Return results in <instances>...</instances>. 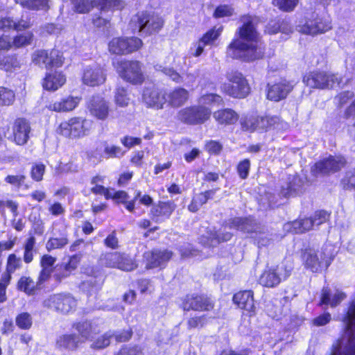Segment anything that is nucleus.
<instances>
[{"label": "nucleus", "instance_id": "nucleus-21", "mask_svg": "<svg viewBox=\"0 0 355 355\" xmlns=\"http://www.w3.org/2000/svg\"><path fill=\"white\" fill-rule=\"evenodd\" d=\"M345 164L343 157H328L316 162L311 168V173L318 177L330 172H334Z\"/></svg>", "mask_w": 355, "mask_h": 355}, {"label": "nucleus", "instance_id": "nucleus-22", "mask_svg": "<svg viewBox=\"0 0 355 355\" xmlns=\"http://www.w3.org/2000/svg\"><path fill=\"white\" fill-rule=\"evenodd\" d=\"M213 306L211 300L203 295H187L182 302V308L184 311H209Z\"/></svg>", "mask_w": 355, "mask_h": 355}, {"label": "nucleus", "instance_id": "nucleus-11", "mask_svg": "<svg viewBox=\"0 0 355 355\" xmlns=\"http://www.w3.org/2000/svg\"><path fill=\"white\" fill-rule=\"evenodd\" d=\"M88 121L81 116H73L62 121L56 129L60 135L69 139L81 138L87 135L89 128Z\"/></svg>", "mask_w": 355, "mask_h": 355}, {"label": "nucleus", "instance_id": "nucleus-50", "mask_svg": "<svg viewBox=\"0 0 355 355\" xmlns=\"http://www.w3.org/2000/svg\"><path fill=\"white\" fill-rule=\"evenodd\" d=\"M15 101V94L13 90L6 87L0 86V106H9Z\"/></svg>", "mask_w": 355, "mask_h": 355}, {"label": "nucleus", "instance_id": "nucleus-45", "mask_svg": "<svg viewBox=\"0 0 355 355\" xmlns=\"http://www.w3.org/2000/svg\"><path fill=\"white\" fill-rule=\"evenodd\" d=\"M241 129L243 132H255L256 113L244 114L239 121Z\"/></svg>", "mask_w": 355, "mask_h": 355}, {"label": "nucleus", "instance_id": "nucleus-14", "mask_svg": "<svg viewBox=\"0 0 355 355\" xmlns=\"http://www.w3.org/2000/svg\"><path fill=\"white\" fill-rule=\"evenodd\" d=\"M100 262L109 268H116L124 271H132L137 265L128 255L120 252H109L101 256Z\"/></svg>", "mask_w": 355, "mask_h": 355}, {"label": "nucleus", "instance_id": "nucleus-4", "mask_svg": "<svg viewBox=\"0 0 355 355\" xmlns=\"http://www.w3.org/2000/svg\"><path fill=\"white\" fill-rule=\"evenodd\" d=\"M164 19L154 11L139 10L132 16L129 26L142 37L158 34L164 26Z\"/></svg>", "mask_w": 355, "mask_h": 355}, {"label": "nucleus", "instance_id": "nucleus-42", "mask_svg": "<svg viewBox=\"0 0 355 355\" xmlns=\"http://www.w3.org/2000/svg\"><path fill=\"white\" fill-rule=\"evenodd\" d=\"M64 63L63 53L55 49H49L47 69H57L62 67Z\"/></svg>", "mask_w": 355, "mask_h": 355}, {"label": "nucleus", "instance_id": "nucleus-48", "mask_svg": "<svg viewBox=\"0 0 355 355\" xmlns=\"http://www.w3.org/2000/svg\"><path fill=\"white\" fill-rule=\"evenodd\" d=\"M33 25L30 15H21L16 21L14 20V31L21 32L30 29Z\"/></svg>", "mask_w": 355, "mask_h": 355}, {"label": "nucleus", "instance_id": "nucleus-9", "mask_svg": "<svg viewBox=\"0 0 355 355\" xmlns=\"http://www.w3.org/2000/svg\"><path fill=\"white\" fill-rule=\"evenodd\" d=\"M118 75L126 83L133 85H141L145 81L142 63L137 60L123 59L115 66Z\"/></svg>", "mask_w": 355, "mask_h": 355}, {"label": "nucleus", "instance_id": "nucleus-59", "mask_svg": "<svg viewBox=\"0 0 355 355\" xmlns=\"http://www.w3.org/2000/svg\"><path fill=\"white\" fill-rule=\"evenodd\" d=\"M199 99L202 101L203 103L207 105H211L215 103H220L223 102L222 97L215 93H206L201 95Z\"/></svg>", "mask_w": 355, "mask_h": 355}, {"label": "nucleus", "instance_id": "nucleus-28", "mask_svg": "<svg viewBox=\"0 0 355 355\" xmlns=\"http://www.w3.org/2000/svg\"><path fill=\"white\" fill-rule=\"evenodd\" d=\"M175 208L176 205L173 201H159L153 206L150 214L155 222H162L169 218Z\"/></svg>", "mask_w": 355, "mask_h": 355}, {"label": "nucleus", "instance_id": "nucleus-20", "mask_svg": "<svg viewBox=\"0 0 355 355\" xmlns=\"http://www.w3.org/2000/svg\"><path fill=\"white\" fill-rule=\"evenodd\" d=\"M31 131L28 120L24 117H18L12 123L10 138L17 145H24L29 139Z\"/></svg>", "mask_w": 355, "mask_h": 355}, {"label": "nucleus", "instance_id": "nucleus-35", "mask_svg": "<svg viewBox=\"0 0 355 355\" xmlns=\"http://www.w3.org/2000/svg\"><path fill=\"white\" fill-rule=\"evenodd\" d=\"M345 298L346 294L342 291H337L332 295L328 288H324L322 291L320 304H329L331 307H334Z\"/></svg>", "mask_w": 355, "mask_h": 355}, {"label": "nucleus", "instance_id": "nucleus-40", "mask_svg": "<svg viewBox=\"0 0 355 355\" xmlns=\"http://www.w3.org/2000/svg\"><path fill=\"white\" fill-rule=\"evenodd\" d=\"M313 226L312 219L310 217L295 220L291 224H287L286 227H289L295 234H300L310 230Z\"/></svg>", "mask_w": 355, "mask_h": 355}, {"label": "nucleus", "instance_id": "nucleus-2", "mask_svg": "<svg viewBox=\"0 0 355 355\" xmlns=\"http://www.w3.org/2000/svg\"><path fill=\"white\" fill-rule=\"evenodd\" d=\"M343 322L344 334L333 345L331 355H355V298L352 301Z\"/></svg>", "mask_w": 355, "mask_h": 355}, {"label": "nucleus", "instance_id": "nucleus-27", "mask_svg": "<svg viewBox=\"0 0 355 355\" xmlns=\"http://www.w3.org/2000/svg\"><path fill=\"white\" fill-rule=\"evenodd\" d=\"M213 117L218 125L227 127L235 125L239 119V114L232 108H220L214 112Z\"/></svg>", "mask_w": 355, "mask_h": 355}, {"label": "nucleus", "instance_id": "nucleus-57", "mask_svg": "<svg viewBox=\"0 0 355 355\" xmlns=\"http://www.w3.org/2000/svg\"><path fill=\"white\" fill-rule=\"evenodd\" d=\"M92 23L96 28H105L110 26V19L103 17L100 13L94 14L92 17Z\"/></svg>", "mask_w": 355, "mask_h": 355}, {"label": "nucleus", "instance_id": "nucleus-46", "mask_svg": "<svg viewBox=\"0 0 355 355\" xmlns=\"http://www.w3.org/2000/svg\"><path fill=\"white\" fill-rule=\"evenodd\" d=\"M223 29V26L219 28L213 26L200 37V42L206 45H213L214 42L220 36Z\"/></svg>", "mask_w": 355, "mask_h": 355}, {"label": "nucleus", "instance_id": "nucleus-15", "mask_svg": "<svg viewBox=\"0 0 355 355\" xmlns=\"http://www.w3.org/2000/svg\"><path fill=\"white\" fill-rule=\"evenodd\" d=\"M292 269L291 266L284 264L277 266L275 268H268L260 276L259 284L266 287H275L291 275Z\"/></svg>", "mask_w": 355, "mask_h": 355}, {"label": "nucleus", "instance_id": "nucleus-10", "mask_svg": "<svg viewBox=\"0 0 355 355\" xmlns=\"http://www.w3.org/2000/svg\"><path fill=\"white\" fill-rule=\"evenodd\" d=\"M144 45L137 36H118L112 38L107 44V50L112 55H128L140 51Z\"/></svg>", "mask_w": 355, "mask_h": 355}, {"label": "nucleus", "instance_id": "nucleus-13", "mask_svg": "<svg viewBox=\"0 0 355 355\" xmlns=\"http://www.w3.org/2000/svg\"><path fill=\"white\" fill-rule=\"evenodd\" d=\"M327 248L324 251H315L312 249L306 250L302 254V259L305 267L312 272H318L327 268L332 260V255L327 253Z\"/></svg>", "mask_w": 355, "mask_h": 355}, {"label": "nucleus", "instance_id": "nucleus-62", "mask_svg": "<svg viewBox=\"0 0 355 355\" xmlns=\"http://www.w3.org/2000/svg\"><path fill=\"white\" fill-rule=\"evenodd\" d=\"M216 191V189H211L207 191L205 193H199L193 198V200L201 207L205 204L209 199L212 198Z\"/></svg>", "mask_w": 355, "mask_h": 355}, {"label": "nucleus", "instance_id": "nucleus-24", "mask_svg": "<svg viewBox=\"0 0 355 355\" xmlns=\"http://www.w3.org/2000/svg\"><path fill=\"white\" fill-rule=\"evenodd\" d=\"M67 81L64 73L61 71L46 72L42 80V86L46 91L55 92L62 87Z\"/></svg>", "mask_w": 355, "mask_h": 355}, {"label": "nucleus", "instance_id": "nucleus-12", "mask_svg": "<svg viewBox=\"0 0 355 355\" xmlns=\"http://www.w3.org/2000/svg\"><path fill=\"white\" fill-rule=\"evenodd\" d=\"M301 32L312 36L324 34L332 29V21L329 16L320 15L313 12L300 26Z\"/></svg>", "mask_w": 355, "mask_h": 355}, {"label": "nucleus", "instance_id": "nucleus-56", "mask_svg": "<svg viewBox=\"0 0 355 355\" xmlns=\"http://www.w3.org/2000/svg\"><path fill=\"white\" fill-rule=\"evenodd\" d=\"M69 242L67 236L60 238H51L46 244V248L48 251L55 249H60L64 247Z\"/></svg>", "mask_w": 355, "mask_h": 355}, {"label": "nucleus", "instance_id": "nucleus-33", "mask_svg": "<svg viewBox=\"0 0 355 355\" xmlns=\"http://www.w3.org/2000/svg\"><path fill=\"white\" fill-rule=\"evenodd\" d=\"M55 261L56 258L51 255L44 254L42 256L40 261L42 270L39 275L38 284H42L49 279L53 269L55 268L54 267Z\"/></svg>", "mask_w": 355, "mask_h": 355}, {"label": "nucleus", "instance_id": "nucleus-26", "mask_svg": "<svg viewBox=\"0 0 355 355\" xmlns=\"http://www.w3.org/2000/svg\"><path fill=\"white\" fill-rule=\"evenodd\" d=\"M166 103L174 108L182 107L189 99V92L182 87H176L169 92H165Z\"/></svg>", "mask_w": 355, "mask_h": 355}, {"label": "nucleus", "instance_id": "nucleus-58", "mask_svg": "<svg viewBox=\"0 0 355 355\" xmlns=\"http://www.w3.org/2000/svg\"><path fill=\"white\" fill-rule=\"evenodd\" d=\"M11 279L8 275H2L0 279V302L7 300L6 289L10 284Z\"/></svg>", "mask_w": 355, "mask_h": 355}, {"label": "nucleus", "instance_id": "nucleus-64", "mask_svg": "<svg viewBox=\"0 0 355 355\" xmlns=\"http://www.w3.org/2000/svg\"><path fill=\"white\" fill-rule=\"evenodd\" d=\"M71 271L64 266V264L58 266L55 268L54 277L57 281L60 282L63 279L69 277Z\"/></svg>", "mask_w": 355, "mask_h": 355}, {"label": "nucleus", "instance_id": "nucleus-38", "mask_svg": "<svg viewBox=\"0 0 355 355\" xmlns=\"http://www.w3.org/2000/svg\"><path fill=\"white\" fill-rule=\"evenodd\" d=\"M288 22L284 19L275 17L270 19L266 25V31L270 34H277L279 32H285L288 29Z\"/></svg>", "mask_w": 355, "mask_h": 355}, {"label": "nucleus", "instance_id": "nucleus-25", "mask_svg": "<svg viewBox=\"0 0 355 355\" xmlns=\"http://www.w3.org/2000/svg\"><path fill=\"white\" fill-rule=\"evenodd\" d=\"M172 256L173 252L168 250H153L151 252H146L144 257L147 261L146 268L164 267Z\"/></svg>", "mask_w": 355, "mask_h": 355}, {"label": "nucleus", "instance_id": "nucleus-17", "mask_svg": "<svg viewBox=\"0 0 355 355\" xmlns=\"http://www.w3.org/2000/svg\"><path fill=\"white\" fill-rule=\"evenodd\" d=\"M294 85L292 81L281 78L279 81L268 83L266 89V97L272 102H279L286 99L292 92Z\"/></svg>", "mask_w": 355, "mask_h": 355}, {"label": "nucleus", "instance_id": "nucleus-52", "mask_svg": "<svg viewBox=\"0 0 355 355\" xmlns=\"http://www.w3.org/2000/svg\"><path fill=\"white\" fill-rule=\"evenodd\" d=\"M49 54V49H37L32 55V61L37 65L44 64L47 69Z\"/></svg>", "mask_w": 355, "mask_h": 355}, {"label": "nucleus", "instance_id": "nucleus-63", "mask_svg": "<svg viewBox=\"0 0 355 355\" xmlns=\"http://www.w3.org/2000/svg\"><path fill=\"white\" fill-rule=\"evenodd\" d=\"M121 142L123 146L130 149L135 146L140 145L141 143V139L140 137L125 135L121 139Z\"/></svg>", "mask_w": 355, "mask_h": 355}, {"label": "nucleus", "instance_id": "nucleus-1", "mask_svg": "<svg viewBox=\"0 0 355 355\" xmlns=\"http://www.w3.org/2000/svg\"><path fill=\"white\" fill-rule=\"evenodd\" d=\"M243 24L227 46L232 58L245 62H254L266 58V44L250 15H243Z\"/></svg>", "mask_w": 355, "mask_h": 355}, {"label": "nucleus", "instance_id": "nucleus-36", "mask_svg": "<svg viewBox=\"0 0 355 355\" xmlns=\"http://www.w3.org/2000/svg\"><path fill=\"white\" fill-rule=\"evenodd\" d=\"M33 40L34 34L31 31L17 34L11 41L12 49H17L31 45Z\"/></svg>", "mask_w": 355, "mask_h": 355}, {"label": "nucleus", "instance_id": "nucleus-34", "mask_svg": "<svg viewBox=\"0 0 355 355\" xmlns=\"http://www.w3.org/2000/svg\"><path fill=\"white\" fill-rule=\"evenodd\" d=\"M21 66V60L17 53L0 55V69L6 72H12Z\"/></svg>", "mask_w": 355, "mask_h": 355}, {"label": "nucleus", "instance_id": "nucleus-51", "mask_svg": "<svg viewBox=\"0 0 355 355\" xmlns=\"http://www.w3.org/2000/svg\"><path fill=\"white\" fill-rule=\"evenodd\" d=\"M17 288L28 295H32L34 293L35 284L31 278L21 277L18 281Z\"/></svg>", "mask_w": 355, "mask_h": 355}, {"label": "nucleus", "instance_id": "nucleus-23", "mask_svg": "<svg viewBox=\"0 0 355 355\" xmlns=\"http://www.w3.org/2000/svg\"><path fill=\"white\" fill-rule=\"evenodd\" d=\"M165 92H162L155 86L145 87L142 94V100L148 107L160 110L166 103Z\"/></svg>", "mask_w": 355, "mask_h": 355}, {"label": "nucleus", "instance_id": "nucleus-30", "mask_svg": "<svg viewBox=\"0 0 355 355\" xmlns=\"http://www.w3.org/2000/svg\"><path fill=\"white\" fill-rule=\"evenodd\" d=\"M83 343V340L76 334H65L60 336L57 340V347L60 349L75 351L79 345Z\"/></svg>", "mask_w": 355, "mask_h": 355}, {"label": "nucleus", "instance_id": "nucleus-54", "mask_svg": "<svg viewBox=\"0 0 355 355\" xmlns=\"http://www.w3.org/2000/svg\"><path fill=\"white\" fill-rule=\"evenodd\" d=\"M204 148L209 155H218L222 152L223 146L220 141L211 139L205 142Z\"/></svg>", "mask_w": 355, "mask_h": 355}, {"label": "nucleus", "instance_id": "nucleus-44", "mask_svg": "<svg viewBox=\"0 0 355 355\" xmlns=\"http://www.w3.org/2000/svg\"><path fill=\"white\" fill-rule=\"evenodd\" d=\"M300 0H272V5L280 12L289 13L293 12L299 4Z\"/></svg>", "mask_w": 355, "mask_h": 355}, {"label": "nucleus", "instance_id": "nucleus-6", "mask_svg": "<svg viewBox=\"0 0 355 355\" xmlns=\"http://www.w3.org/2000/svg\"><path fill=\"white\" fill-rule=\"evenodd\" d=\"M211 110L209 107L200 104L190 105L181 108L176 114L177 121L187 125H201L211 118Z\"/></svg>", "mask_w": 355, "mask_h": 355}, {"label": "nucleus", "instance_id": "nucleus-8", "mask_svg": "<svg viewBox=\"0 0 355 355\" xmlns=\"http://www.w3.org/2000/svg\"><path fill=\"white\" fill-rule=\"evenodd\" d=\"M73 10L77 14H88L94 8L102 12H114L124 8L122 0H70Z\"/></svg>", "mask_w": 355, "mask_h": 355}, {"label": "nucleus", "instance_id": "nucleus-19", "mask_svg": "<svg viewBox=\"0 0 355 355\" xmlns=\"http://www.w3.org/2000/svg\"><path fill=\"white\" fill-rule=\"evenodd\" d=\"M106 70L98 64L89 65L83 69L82 82L89 87H96L103 84L106 80Z\"/></svg>", "mask_w": 355, "mask_h": 355}, {"label": "nucleus", "instance_id": "nucleus-53", "mask_svg": "<svg viewBox=\"0 0 355 355\" xmlns=\"http://www.w3.org/2000/svg\"><path fill=\"white\" fill-rule=\"evenodd\" d=\"M234 13V8L229 4H220L215 8L213 17L215 19L232 17Z\"/></svg>", "mask_w": 355, "mask_h": 355}, {"label": "nucleus", "instance_id": "nucleus-32", "mask_svg": "<svg viewBox=\"0 0 355 355\" xmlns=\"http://www.w3.org/2000/svg\"><path fill=\"white\" fill-rule=\"evenodd\" d=\"M303 186V180L298 175L289 176L285 185L282 186L281 194L285 198L293 196L299 193Z\"/></svg>", "mask_w": 355, "mask_h": 355}, {"label": "nucleus", "instance_id": "nucleus-7", "mask_svg": "<svg viewBox=\"0 0 355 355\" xmlns=\"http://www.w3.org/2000/svg\"><path fill=\"white\" fill-rule=\"evenodd\" d=\"M227 83L221 86L222 92L234 98L242 99L251 92L250 84L245 76L239 71H232L227 73Z\"/></svg>", "mask_w": 355, "mask_h": 355}, {"label": "nucleus", "instance_id": "nucleus-47", "mask_svg": "<svg viewBox=\"0 0 355 355\" xmlns=\"http://www.w3.org/2000/svg\"><path fill=\"white\" fill-rule=\"evenodd\" d=\"M114 336L112 331H107L92 341L90 347L93 349H103L110 344L111 338Z\"/></svg>", "mask_w": 355, "mask_h": 355}, {"label": "nucleus", "instance_id": "nucleus-61", "mask_svg": "<svg viewBox=\"0 0 355 355\" xmlns=\"http://www.w3.org/2000/svg\"><path fill=\"white\" fill-rule=\"evenodd\" d=\"M329 214L324 210L317 211L313 217H311L314 226H318L328 220Z\"/></svg>", "mask_w": 355, "mask_h": 355}, {"label": "nucleus", "instance_id": "nucleus-55", "mask_svg": "<svg viewBox=\"0 0 355 355\" xmlns=\"http://www.w3.org/2000/svg\"><path fill=\"white\" fill-rule=\"evenodd\" d=\"M16 324L21 329H29L33 324V318L30 313L24 312L17 315Z\"/></svg>", "mask_w": 355, "mask_h": 355}, {"label": "nucleus", "instance_id": "nucleus-31", "mask_svg": "<svg viewBox=\"0 0 355 355\" xmlns=\"http://www.w3.org/2000/svg\"><path fill=\"white\" fill-rule=\"evenodd\" d=\"M233 301L240 309L248 312H254L255 306L253 293L251 291H244L236 293Z\"/></svg>", "mask_w": 355, "mask_h": 355}, {"label": "nucleus", "instance_id": "nucleus-18", "mask_svg": "<svg viewBox=\"0 0 355 355\" xmlns=\"http://www.w3.org/2000/svg\"><path fill=\"white\" fill-rule=\"evenodd\" d=\"M87 108L92 116L101 121L106 120L110 112L109 102L98 94L90 97Z\"/></svg>", "mask_w": 355, "mask_h": 355}, {"label": "nucleus", "instance_id": "nucleus-16", "mask_svg": "<svg viewBox=\"0 0 355 355\" xmlns=\"http://www.w3.org/2000/svg\"><path fill=\"white\" fill-rule=\"evenodd\" d=\"M76 305V300L69 294H54L44 301V306L64 314L73 311Z\"/></svg>", "mask_w": 355, "mask_h": 355}, {"label": "nucleus", "instance_id": "nucleus-29", "mask_svg": "<svg viewBox=\"0 0 355 355\" xmlns=\"http://www.w3.org/2000/svg\"><path fill=\"white\" fill-rule=\"evenodd\" d=\"M80 98L72 96H67L49 104L47 108L56 112H68L73 110L78 105Z\"/></svg>", "mask_w": 355, "mask_h": 355}, {"label": "nucleus", "instance_id": "nucleus-39", "mask_svg": "<svg viewBox=\"0 0 355 355\" xmlns=\"http://www.w3.org/2000/svg\"><path fill=\"white\" fill-rule=\"evenodd\" d=\"M114 101L118 107H125L128 106L130 98L128 89L123 86L116 87L114 91Z\"/></svg>", "mask_w": 355, "mask_h": 355}, {"label": "nucleus", "instance_id": "nucleus-41", "mask_svg": "<svg viewBox=\"0 0 355 355\" xmlns=\"http://www.w3.org/2000/svg\"><path fill=\"white\" fill-rule=\"evenodd\" d=\"M289 128V124L279 115L268 114V132H284Z\"/></svg>", "mask_w": 355, "mask_h": 355}, {"label": "nucleus", "instance_id": "nucleus-37", "mask_svg": "<svg viewBox=\"0 0 355 355\" xmlns=\"http://www.w3.org/2000/svg\"><path fill=\"white\" fill-rule=\"evenodd\" d=\"M50 0H20L19 4L31 10L47 12L50 9Z\"/></svg>", "mask_w": 355, "mask_h": 355}, {"label": "nucleus", "instance_id": "nucleus-3", "mask_svg": "<svg viewBox=\"0 0 355 355\" xmlns=\"http://www.w3.org/2000/svg\"><path fill=\"white\" fill-rule=\"evenodd\" d=\"M262 227L251 218H234L230 219L218 232H211L207 244L209 247L216 246L221 241L230 240L232 234L227 230L235 229L248 234H257Z\"/></svg>", "mask_w": 355, "mask_h": 355}, {"label": "nucleus", "instance_id": "nucleus-5", "mask_svg": "<svg viewBox=\"0 0 355 355\" xmlns=\"http://www.w3.org/2000/svg\"><path fill=\"white\" fill-rule=\"evenodd\" d=\"M303 83L311 89L320 90L332 89L343 82L338 73L322 69H314L306 72L302 78Z\"/></svg>", "mask_w": 355, "mask_h": 355}, {"label": "nucleus", "instance_id": "nucleus-49", "mask_svg": "<svg viewBox=\"0 0 355 355\" xmlns=\"http://www.w3.org/2000/svg\"><path fill=\"white\" fill-rule=\"evenodd\" d=\"M21 261L20 258L17 257L15 254H10L8 257L6 271L2 275H8L12 279V274L21 267Z\"/></svg>", "mask_w": 355, "mask_h": 355}, {"label": "nucleus", "instance_id": "nucleus-43", "mask_svg": "<svg viewBox=\"0 0 355 355\" xmlns=\"http://www.w3.org/2000/svg\"><path fill=\"white\" fill-rule=\"evenodd\" d=\"M72 327L78 333L77 336H79L81 338V340H83V343L85 340L90 339L92 337V324L90 322H78L74 323Z\"/></svg>", "mask_w": 355, "mask_h": 355}, {"label": "nucleus", "instance_id": "nucleus-60", "mask_svg": "<svg viewBox=\"0 0 355 355\" xmlns=\"http://www.w3.org/2000/svg\"><path fill=\"white\" fill-rule=\"evenodd\" d=\"M354 97V93L350 90L343 91L336 96L338 101V107H343L348 103L349 100Z\"/></svg>", "mask_w": 355, "mask_h": 355}]
</instances>
